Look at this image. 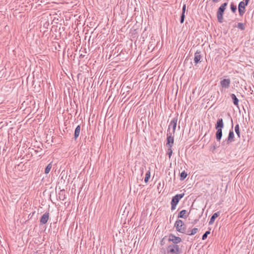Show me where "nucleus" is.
I'll use <instances>...</instances> for the list:
<instances>
[{
  "instance_id": "bb28decb",
  "label": "nucleus",
  "mask_w": 254,
  "mask_h": 254,
  "mask_svg": "<svg viewBox=\"0 0 254 254\" xmlns=\"http://www.w3.org/2000/svg\"><path fill=\"white\" fill-rule=\"evenodd\" d=\"M210 233V232L209 231L205 232L202 236V239L203 240H205L207 238L208 235Z\"/></svg>"
},
{
  "instance_id": "ddd939ff",
  "label": "nucleus",
  "mask_w": 254,
  "mask_h": 254,
  "mask_svg": "<svg viewBox=\"0 0 254 254\" xmlns=\"http://www.w3.org/2000/svg\"><path fill=\"white\" fill-rule=\"evenodd\" d=\"M224 125L223 123V119L222 118L218 119L217 121L216 124H215L216 129H222V128L224 127Z\"/></svg>"
},
{
  "instance_id": "a878e982",
  "label": "nucleus",
  "mask_w": 254,
  "mask_h": 254,
  "mask_svg": "<svg viewBox=\"0 0 254 254\" xmlns=\"http://www.w3.org/2000/svg\"><path fill=\"white\" fill-rule=\"evenodd\" d=\"M237 27L241 30H244L245 29V26L243 23H238Z\"/></svg>"
},
{
  "instance_id": "dca6fc26",
  "label": "nucleus",
  "mask_w": 254,
  "mask_h": 254,
  "mask_svg": "<svg viewBox=\"0 0 254 254\" xmlns=\"http://www.w3.org/2000/svg\"><path fill=\"white\" fill-rule=\"evenodd\" d=\"M80 126L78 125L76 127L75 129L74 133V138L75 140H76L77 137L79 136L80 132Z\"/></svg>"
},
{
  "instance_id": "6ab92c4d",
  "label": "nucleus",
  "mask_w": 254,
  "mask_h": 254,
  "mask_svg": "<svg viewBox=\"0 0 254 254\" xmlns=\"http://www.w3.org/2000/svg\"><path fill=\"white\" fill-rule=\"evenodd\" d=\"M59 199L61 200H64L66 198L64 190H61L59 193Z\"/></svg>"
},
{
  "instance_id": "393cba45",
  "label": "nucleus",
  "mask_w": 254,
  "mask_h": 254,
  "mask_svg": "<svg viewBox=\"0 0 254 254\" xmlns=\"http://www.w3.org/2000/svg\"><path fill=\"white\" fill-rule=\"evenodd\" d=\"M187 173L185 171H183L180 174V180H184L187 177Z\"/></svg>"
},
{
  "instance_id": "473e14b6",
  "label": "nucleus",
  "mask_w": 254,
  "mask_h": 254,
  "mask_svg": "<svg viewBox=\"0 0 254 254\" xmlns=\"http://www.w3.org/2000/svg\"><path fill=\"white\" fill-rule=\"evenodd\" d=\"M245 1H244V3L245 5H248L249 2L250 0H244Z\"/></svg>"
},
{
  "instance_id": "6e6552de",
  "label": "nucleus",
  "mask_w": 254,
  "mask_h": 254,
  "mask_svg": "<svg viewBox=\"0 0 254 254\" xmlns=\"http://www.w3.org/2000/svg\"><path fill=\"white\" fill-rule=\"evenodd\" d=\"M169 241L172 242L173 245H177V244L181 242L182 239L180 237H176L171 234L169 235Z\"/></svg>"
},
{
  "instance_id": "f704fd0d",
  "label": "nucleus",
  "mask_w": 254,
  "mask_h": 254,
  "mask_svg": "<svg viewBox=\"0 0 254 254\" xmlns=\"http://www.w3.org/2000/svg\"><path fill=\"white\" fill-rule=\"evenodd\" d=\"M141 174H142L143 173V168H142L141 169Z\"/></svg>"
},
{
  "instance_id": "39448f33",
  "label": "nucleus",
  "mask_w": 254,
  "mask_h": 254,
  "mask_svg": "<svg viewBox=\"0 0 254 254\" xmlns=\"http://www.w3.org/2000/svg\"><path fill=\"white\" fill-rule=\"evenodd\" d=\"M175 227L177 231L182 233H185L186 230V226L181 220H177L175 223Z\"/></svg>"
},
{
  "instance_id": "412c9836",
  "label": "nucleus",
  "mask_w": 254,
  "mask_h": 254,
  "mask_svg": "<svg viewBox=\"0 0 254 254\" xmlns=\"http://www.w3.org/2000/svg\"><path fill=\"white\" fill-rule=\"evenodd\" d=\"M235 131L238 137L240 138V131L239 124H237L235 127Z\"/></svg>"
},
{
  "instance_id": "4468645a",
  "label": "nucleus",
  "mask_w": 254,
  "mask_h": 254,
  "mask_svg": "<svg viewBox=\"0 0 254 254\" xmlns=\"http://www.w3.org/2000/svg\"><path fill=\"white\" fill-rule=\"evenodd\" d=\"M189 213H187V211L186 210H181L178 215V218H187L189 215Z\"/></svg>"
},
{
  "instance_id": "9d476101",
  "label": "nucleus",
  "mask_w": 254,
  "mask_h": 254,
  "mask_svg": "<svg viewBox=\"0 0 254 254\" xmlns=\"http://www.w3.org/2000/svg\"><path fill=\"white\" fill-rule=\"evenodd\" d=\"M230 79H224L220 81V85L222 88H228L230 84Z\"/></svg>"
},
{
  "instance_id": "2f4dec72",
  "label": "nucleus",
  "mask_w": 254,
  "mask_h": 254,
  "mask_svg": "<svg viewBox=\"0 0 254 254\" xmlns=\"http://www.w3.org/2000/svg\"><path fill=\"white\" fill-rule=\"evenodd\" d=\"M218 147V146H217L216 144H214V145H213V146H212L211 149H212L213 150H215Z\"/></svg>"
},
{
  "instance_id": "a211bd4d",
  "label": "nucleus",
  "mask_w": 254,
  "mask_h": 254,
  "mask_svg": "<svg viewBox=\"0 0 254 254\" xmlns=\"http://www.w3.org/2000/svg\"><path fill=\"white\" fill-rule=\"evenodd\" d=\"M216 132V138L218 141H220L222 136V129H217Z\"/></svg>"
},
{
  "instance_id": "c756f323",
  "label": "nucleus",
  "mask_w": 254,
  "mask_h": 254,
  "mask_svg": "<svg viewBox=\"0 0 254 254\" xmlns=\"http://www.w3.org/2000/svg\"><path fill=\"white\" fill-rule=\"evenodd\" d=\"M186 10V4H184L183 5V8H182V13L185 14Z\"/></svg>"
},
{
  "instance_id": "cd10ccee",
  "label": "nucleus",
  "mask_w": 254,
  "mask_h": 254,
  "mask_svg": "<svg viewBox=\"0 0 254 254\" xmlns=\"http://www.w3.org/2000/svg\"><path fill=\"white\" fill-rule=\"evenodd\" d=\"M160 253L161 254H167V248H162L160 249Z\"/></svg>"
},
{
  "instance_id": "2eb2a0df",
  "label": "nucleus",
  "mask_w": 254,
  "mask_h": 254,
  "mask_svg": "<svg viewBox=\"0 0 254 254\" xmlns=\"http://www.w3.org/2000/svg\"><path fill=\"white\" fill-rule=\"evenodd\" d=\"M219 215H220L219 212H217L214 213L210 218V221L209 222V225H210L213 224V223L214 222L215 219L217 217H218Z\"/></svg>"
},
{
  "instance_id": "7c9ffc66",
  "label": "nucleus",
  "mask_w": 254,
  "mask_h": 254,
  "mask_svg": "<svg viewBox=\"0 0 254 254\" xmlns=\"http://www.w3.org/2000/svg\"><path fill=\"white\" fill-rule=\"evenodd\" d=\"M168 154L169 155V158L171 157V156L172 154V150L171 149V148H168Z\"/></svg>"
},
{
  "instance_id": "f257e3e1",
  "label": "nucleus",
  "mask_w": 254,
  "mask_h": 254,
  "mask_svg": "<svg viewBox=\"0 0 254 254\" xmlns=\"http://www.w3.org/2000/svg\"><path fill=\"white\" fill-rule=\"evenodd\" d=\"M227 5V2H224L222 3L218 9L217 11V18L219 23H222L223 21V14Z\"/></svg>"
},
{
  "instance_id": "4be33fe9",
  "label": "nucleus",
  "mask_w": 254,
  "mask_h": 254,
  "mask_svg": "<svg viewBox=\"0 0 254 254\" xmlns=\"http://www.w3.org/2000/svg\"><path fill=\"white\" fill-rule=\"evenodd\" d=\"M52 167V163H50L46 167V168L45 169V173L46 174H48L50 172Z\"/></svg>"
},
{
  "instance_id": "0eeeda50",
  "label": "nucleus",
  "mask_w": 254,
  "mask_h": 254,
  "mask_svg": "<svg viewBox=\"0 0 254 254\" xmlns=\"http://www.w3.org/2000/svg\"><path fill=\"white\" fill-rule=\"evenodd\" d=\"M174 135L172 132H167V143L166 146L168 148H172L174 145Z\"/></svg>"
},
{
  "instance_id": "9b49d317",
  "label": "nucleus",
  "mask_w": 254,
  "mask_h": 254,
  "mask_svg": "<svg viewBox=\"0 0 254 254\" xmlns=\"http://www.w3.org/2000/svg\"><path fill=\"white\" fill-rule=\"evenodd\" d=\"M49 218V213L48 212L45 213L41 217L40 222L41 224H45L48 222Z\"/></svg>"
},
{
  "instance_id": "1a4fd4ad",
  "label": "nucleus",
  "mask_w": 254,
  "mask_h": 254,
  "mask_svg": "<svg viewBox=\"0 0 254 254\" xmlns=\"http://www.w3.org/2000/svg\"><path fill=\"white\" fill-rule=\"evenodd\" d=\"M247 6L244 3V1H241L239 2L238 4V11L239 13V15L241 16H242L245 12L246 8L245 6Z\"/></svg>"
},
{
  "instance_id": "20e7f679",
  "label": "nucleus",
  "mask_w": 254,
  "mask_h": 254,
  "mask_svg": "<svg viewBox=\"0 0 254 254\" xmlns=\"http://www.w3.org/2000/svg\"><path fill=\"white\" fill-rule=\"evenodd\" d=\"M184 193L177 194L174 196L171 200V210H174L176 209L177 204L179 203L180 200L184 197Z\"/></svg>"
},
{
  "instance_id": "5701e85b",
  "label": "nucleus",
  "mask_w": 254,
  "mask_h": 254,
  "mask_svg": "<svg viewBox=\"0 0 254 254\" xmlns=\"http://www.w3.org/2000/svg\"><path fill=\"white\" fill-rule=\"evenodd\" d=\"M150 178V170L147 171V172L146 173L145 177L144 178V182L145 183H147L148 182L149 179Z\"/></svg>"
},
{
  "instance_id": "f03ea898",
  "label": "nucleus",
  "mask_w": 254,
  "mask_h": 254,
  "mask_svg": "<svg viewBox=\"0 0 254 254\" xmlns=\"http://www.w3.org/2000/svg\"><path fill=\"white\" fill-rule=\"evenodd\" d=\"M231 122H232V128H233V120L232 119H231ZM234 137H235V135H234V132L233 130V128H231L229 131L228 136L227 138L225 140L223 141L222 142V145L223 146L227 147L228 145H229V144L230 143H231L234 141Z\"/></svg>"
},
{
  "instance_id": "72a5a7b5",
  "label": "nucleus",
  "mask_w": 254,
  "mask_h": 254,
  "mask_svg": "<svg viewBox=\"0 0 254 254\" xmlns=\"http://www.w3.org/2000/svg\"><path fill=\"white\" fill-rule=\"evenodd\" d=\"M219 1V0H212V1L214 3L218 2Z\"/></svg>"
},
{
  "instance_id": "aec40b11",
  "label": "nucleus",
  "mask_w": 254,
  "mask_h": 254,
  "mask_svg": "<svg viewBox=\"0 0 254 254\" xmlns=\"http://www.w3.org/2000/svg\"><path fill=\"white\" fill-rule=\"evenodd\" d=\"M198 232V229L196 228H194L190 231V233H189V230L186 232V234L188 235H193L195 234Z\"/></svg>"
},
{
  "instance_id": "b1692460",
  "label": "nucleus",
  "mask_w": 254,
  "mask_h": 254,
  "mask_svg": "<svg viewBox=\"0 0 254 254\" xmlns=\"http://www.w3.org/2000/svg\"><path fill=\"white\" fill-rule=\"evenodd\" d=\"M230 8H231V11L233 13H235L237 10V5L236 4H235L234 3L231 2V4H230Z\"/></svg>"
},
{
  "instance_id": "c9c22d12",
  "label": "nucleus",
  "mask_w": 254,
  "mask_h": 254,
  "mask_svg": "<svg viewBox=\"0 0 254 254\" xmlns=\"http://www.w3.org/2000/svg\"><path fill=\"white\" fill-rule=\"evenodd\" d=\"M163 241H161V245H163Z\"/></svg>"
},
{
  "instance_id": "7ed1b4c3",
  "label": "nucleus",
  "mask_w": 254,
  "mask_h": 254,
  "mask_svg": "<svg viewBox=\"0 0 254 254\" xmlns=\"http://www.w3.org/2000/svg\"><path fill=\"white\" fill-rule=\"evenodd\" d=\"M181 251L178 245H170L167 247V254H180Z\"/></svg>"
},
{
  "instance_id": "f8f14e48",
  "label": "nucleus",
  "mask_w": 254,
  "mask_h": 254,
  "mask_svg": "<svg viewBox=\"0 0 254 254\" xmlns=\"http://www.w3.org/2000/svg\"><path fill=\"white\" fill-rule=\"evenodd\" d=\"M201 51H197L194 54V62L195 64L200 62V60L202 58L201 56Z\"/></svg>"
},
{
  "instance_id": "c85d7f7f",
  "label": "nucleus",
  "mask_w": 254,
  "mask_h": 254,
  "mask_svg": "<svg viewBox=\"0 0 254 254\" xmlns=\"http://www.w3.org/2000/svg\"><path fill=\"white\" fill-rule=\"evenodd\" d=\"M185 14H184V13H182V14L181 15V18H180V22H181V23H184V20H185Z\"/></svg>"
},
{
  "instance_id": "f3484780",
  "label": "nucleus",
  "mask_w": 254,
  "mask_h": 254,
  "mask_svg": "<svg viewBox=\"0 0 254 254\" xmlns=\"http://www.w3.org/2000/svg\"><path fill=\"white\" fill-rule=\"evenodd\" d=\"M230 97H231L233 104L236 106L237 107H238L239 105V99L237 98L236 96L233 94L232 93L230 94Z\"/></svg>"
},
{
  "instance_id": "423d86ee",
  "label": "nucleus",
  "mask_w": 254,
  "mask_h": 254,
  "mask_svg": "<svg viewBox=\"0 0 254 254\" xmlns=\"http://www.w3.org/2000/svg\"><path fill=\"white\" fill-rule=\"evenodd\" d=\"M178 122L177 117L174 118L171 122L170 123L168 128L167 129V132H172V134H175L176 128L177 127V124Z\"/></svg>"
}]
</instances>
